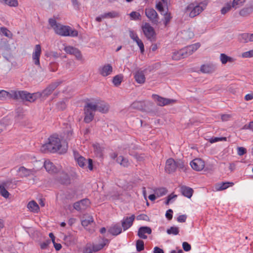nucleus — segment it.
Instances as JSON below:
<instances>
[{"instance_id": "nucleus-41", "label": "nucleus", "mask_w": 253, "mask_h": 253, "mask_svg": "<svg viewBox=\"0 0 253 253\" xmlns=\"http://www.w3.org/2000/svg\"><path fill=\"white\" fill-rule=\"evenodd\" d=\"M168 190L166 188L161 187L155 190V194L158 196V197H161L167 193Z\"/></svg>"}, {"instance_id": "nucleus-36", "label": "nucleus", "mask_w": 253, "mask_h": 253, "mask_svg": "<svg viewBox=\"0 0 253 253\" xmlns=\"http://www.w3.org/2000/svg\"><path fill=\"white\" fill-rule=\"evenodd\" d=\"M60 182L63 184L68 185L70 183V178L69 175L66 173H63V176L60 177Z\"/></svg>"}, {"instance_id": "nucleus-45", "label": "nucleus", "mask_w": 253, "mask_h": 253, "mask_svg": "<svg viewBox=\"0 0 253 253\" xmlns=\"http://www.w3.org/2000/svg\"><path fill=\"white\" fill-rule=\"evenodd\" d=\"M165 5L162 3L161 1H159L156 4V9L160 12L161 14L166 11V7L165 8Z\"/></svg>"}, {"instance_id": "nucleus-32", "label": "nucleus", "mask_w": 253, "mask_h": 253, "mask_svg": "<svg viewBox=\"0 0 253 253\" xmlns=\"http://www.w3.org/2000/svg\"><path fill=\"white\" fill-rule=\"evenodd\" d=\"M119 16V13L118 12L112 11L111 12L104 13L102 17H105V18H113L118 17Z\"/></svg>"}, {"instance_id": "nucleus-60", "label": "nucleus", "mask_w": 253, "mask_h": 253, "mask_svg": "<svg viewBox=\"0 0 253 253\" xmlns=\"http://www.w3.org/2000/svg\"><path fill=\"white\" fill-rule=\"evenodd\" d=\"M50 243H51L50 240L48 239L41 244V248L42 250H44L47 248V247Z\"/></svg>"}, {"instance_id": "nucleus-48", "label": "nucleus", "mask_w": 253, "mask_h": 253, "mask_svg": "<svg viewBox=\"0 0 253 253\" xmlns=\"http://www.w3.org/2000/svg\"><path fill=\"white\" fill-rule=\"evenodd\" d=\"M231 7H232V3H227L222 8V9H221V14H226L228 11H229Z\"/></svg>"}, {"instance_id": "nucleus-38", "label": "nucleus", "mask_w": 253, "mask_h": 253, "mask_svg": "<svg viewBox=\"0 0 253 253\" xmlns=\"http://www.w3.org/2000/svg\"><path fill=\"white\" fill-rule=\"evenodd\" d=\"M122 80L123 77L118 75L113 77L112 82L116 86H118L121 84Z\"/></svg>"}, {"instance_id": "nucleus-13", "label": "nucleus", "mask_w": 253, "mask_h": 253, "mask_svg": "<svg viewBox=\"0 0 253 253\" xmlns=\"http://www.w3.org/2000/svg\"><path fill=\"white\" fill-rule=\"evenodd\" d=\"M192 168L197 171L202 170L205 166V163L201 159H195L190 162Z\"/></svg>"}, {"instance_id": "nucleus-2", "label": "nucleus", "mask_w": 253, "mask_h": 253, "mask_svg": "<svg viewBox=\"0 0 253 253\" xmlns=\"http://www.w3.org/2000/svg\"><path fill=\"white\" fill-rule=\"evenodd\" d=\"M199 42L188 45L179 50L173 52L172 59L174 60H179L181 58H184L192 54L200 47Z\"/></svg>"}, {"instance_id": "nucleus-46", "label": "nucleus", "mask_w": 253, "mask_h": 253, "mask_svg": "<svg viewBox=\"0 0 253 253\" xmlns=\"http://www.w3.org/2000/svg\"><path fill=\"white\" fill-rule=\"evenodd\" d=\"M77 49L72 46H67L64 47V50L67 53L73 55Z\"/></svg>"}, {"instance_id": "nucleus-3", "label": "nucleus", "mask_w": 253, "mask_h": 253, "mask_svg": "<svg viewBox=\"0 0 253 253\" xmlns=\"http://www.w3.org/2000/svg\"><path fill=\"white\" fill-rule=\"evenodd\" d=\"M207 4L204 2H196L190 3L186 8V12H190L189 16L193 18L201 13L206 7Z\"/></svg>"}, {"instance_id": "nucleus-33", "label": "nucleus", "mask_w": 253, "mask_h": 253, "mask_svg": "<svg viewBox=\"0 0 253 253\" xmlns=\"http://www.w3.org/2000/svg\"><path fill=\"white\" fill-rule=\"evenodd\" d=\"M131 106L133 108L142 110L144 109V103L142 101H135L132 103Z\"/></svg>"}, {"instance_id": "nucleus-17", "label": "nucleus", "mask_w": 253, "mask_h": 253, "mask_svg": "<svg viewBox=\"0 0 253 253\" xmlns=\"http://www.w3.org/2000/svg\"><path fill=\"white\" fill-rule=\"evenodd\" d=\"M94 105L96 107V111H98L102 113H106L109 110L108 105L104 101L95 102Z\"/></svg>"}, {"instance_id": "nucleus-21", "label": "nucleus", "mask_w": 253, "mask_h": 253, "mask_svg": "<svg viewBox=\"0 0 253 253\" xmlns=\"http://www.w3.org/2000/svg\"><path fill=\"white\" fill-rule=\"evenodd\" d=\"M96 112V107L94 103L88 102L85 104L84 107V113H92L95 115Z\"/></svg>"}, {"instance_id": "nucleus-11", "label": "nucleus", "mask_w": 253, "mask_h": 253, "mask_svg": "<svg viewBox=\"0 0 253 253\" xmlns=\"http://www.w3.org/2000/svg\"><path fill=\"white\" fill-rule=\"evenodd\" d=\"M42 49L40 44H36L34 51L32 54V59L35 64L40 66V57L41 54Z\"/></svg>"}, {"instance_id": "nucleus-47", "label": "nucleus", "mask_w": 253, "mask_h": 253, "mask_svg": "<svg viewBox=\"0 0 253 253\" xmlns=\"http://www.w3.org/2000/svg\"><path fill=\"white\" fill-rule=\"evenodd\" d=\"M6 4L13 7L18 6V3L17 0H2Z\"/></svg>"}, {"instance_id": "nucleus-31", "label": "nucleus", "mask_w": 253, "mask_h": 253, "mask_svg": "<svg viewBox=\"0 0 253 253\" xmlns=\"http://www.w3.org/2000/svg\"><path fill=\"white\" fill-rule=\"evenodd\" d=\"M179 233V229L176 226H171L167 230V233L168 235H177Z\"/></svg>"}, {"instance_id": "nucleus-19", "label": "nucleus", "mask_w": 253, "mask_h": 253, "mask_svg": "<svg viewBox=\"0 0 253 253\" xmlns=\"http://www.w3.org/2000/svg\"><path fill=\"white\" fill-rule=\"evenodd\" d=\"M108 232L113 236H117L122 232V227L119 223L115 224L109 228Z\"/></svg>"}, {"instance_id": "nucleus-22", "label": "nucleus", "mask_w": 253, "mask_h": 253, "mask_svg": "<svg viewBox=\"0 0 253 253\" xmlns=\"http://www.w3.org/2000/svg\"><path fill=\"white\" fill-rule=\"evenodd\" d=\"M161 14L164 16L162 20L163 21L164 24L166 27L172 18L170 13L169 12L168 7H166V11L162 13Z\"/></svg>"}, {"instance_id": "nucleus-42", "label": "nucleus", "mask_w": 253, "mask_h": 253, "mask_svg": "<svg viewBox=\"0 0 253 253\" xmlns=\"http://www.w3.org/2000/svg\"><path fill=\"white\" fill-rule=\"evenodd\" d=\"M136 248L137 252H141L144 249V242L141 240H138L136 242Z\"/></svg>"}, {"instance_id": "nucleus-28", "label": "nucleus", "mask_w": 253, "mask_h": 253, "mask_svg": "<svg viewBox=\"0 0 253 253\" xmlns=\"http://www.w3.org/2000/svg\"><path fill=\"white\" fill-rule=\"evenodd\" d=\"M16 181H13V180L9 179L2 183L3 184L6 189H9L16 188Z\"/></svg>"}, {"instance_id": "nucleus-5", "label": "nucleus", "mask_w": 253, "mask_h": 253, "mask_svg": "<svg viewBox=\"0 0 253 253\" xmlns=\"http://www.w3.org/2000/svg\"><path fill=\"white\" fill-rule=\"evenodd\" d=\"M143 33L147 39L153 42L156 39V33L154 28L149 23H144L141 27Z\"/></svg>"}, {"instance_id": "nucleus-20", "label": "nucleus", "mask_w": 253, "mask_h": 253, "mask_svg": "<svg viewBox=\"0 0 253 253\" xmlns=\"http://www.w3.org/2000/svg\"><path fill=\"white\" fill-rule=\"evenodd\" d=\"M180 190L182 195L189 199L192 196L194 192L192 188L185 185L181 186Z\"/></svg>"}, {"instance_id": "nucleus-30", "label": "nucleus", "mask_w": 253, "mask_h": 253, "mask_svg": "<svg viewBox=\"0 0 253 253\" xmlns=\"http://www.w3.org/2000/svg\"><path fill=\"white\" fill-rule=\"evenodd\" d=\"M28 208L31 211L37 212L39 210V206L34 201H30L27 206Z\"/></svg>"}, {"instance_id": "nucleus-61", "label": "nucleus", "mask_w": 253, "mask_h": 253, "mask_svg": "<svg viewBox=\"0 0 253 253\" xmlns=\"http://www.w3.org/2000/svg\"><path fill=\"white\" fill-rule=\"evenodd\" d=\"M242 57L244 58H250L253 57V50L243 53Z\"/></svg>"}, {"instance_id": "nucleus-52", "label": "nucleus", "mask_w": 253, "mask_h": 253, "mask_svg": "<svg viewBox=\"0 0 253 253\" xmlns=\"http://www.w3.org/2000/svg\"><path fill=\"white\" fill-rule=\"evenodd\" d=\"M175 161L176 169H178L179 170H184V165L183 162L181 160H177Z\"/></svg>"}, {"instance_id": "nucleus-54", "label": "nucleus", "mask_w": 253, "mask_h": 253, "mask_svg": "<svg viewBox=\"0 0 253 253\" xmlns=\"http://www.w3.org/2000/svg\"><path fill=\"white\" fill-rule=\"evenodd\" d=\"M251 10V9L250 8H243L240 11L239 14L241 16H245L250 14Z\"/></svg>"}, {"instance_id": "nucleus-57", "label": "nucleus", "mask_w": 253, "mask_h": 253, "mask_svg": "<svg viewBox=\"0 0 253 253\" xmlns=\"http://www.w3.org/2000/svg\"><path fill=\"white\" fill-rule=\"evenodd\" d=\"M165 215L169 220H171L173 217V211L171 209L168 210L167 211Z\"/></svg>"}, {"instance_id": "nucleus-37", "label": "nucleus", "mask_w": 253, "mask_h": 253, "mask_svg": "<svg viewBox=\"0 0 253 253\" xmlns=\"http://www.w3.org/2000/svg\"><path fill=\"white\" fill-rule=\"evenodd\" d=\"M245 1L246 0H233L232 6L235 9L238 8L244 4Z\"/></svg>"}, {"instance_id": "nucleus-16", "label": "nucleus", "mask_w": 253, "mask_h": 253, "mask_svg": "<svg viewBox=\"0 0 253 253\" xmlns=\"http://www.w3.org/2000/svg\"><path fill=\"white\" fill-rule=\"evenodd\" d=\"M145 70H139L134 73V78L137 83L143 84L145 82Z\"/></svg>"}, {"instance_id": "nucleus-44", "label": "nucleus", "mask_w": 253, "mask_h": 253, "mask_svg": "<svg viewBox=\"0 0 253 253\" xmlns=\"http://www.w3.org/2000/svg\"><path fill=\"white\" fill-rule=\"evenodd\" d=\"M239 40L240 42L247 43L249 42V34L243 33L239 35Z\"/></svg>"}, {"instance_id": "nucleus-7", "label": "nucleus", "mask_w": 253, "mask_h": 253, "mask_svg": "<svg viewBox=\"0 0 253 253\" xmlns=\"http://www.w3.org/2000/svg\"><path fill=\"white\" fill-rule=\"evenodd\" d=\"M153 99L157 101V105L160 106H164L172 103L175 101V100L164 98L157 94H153Z\"/></svg>"}, {"instance_id": "nucleus-53", "label": "nucleus", "mask_w": 253, "mask_h": 253, "mask_svg": "<svg viewBox=\"0 0 253 253\" xmlns=\"http://www.w3.org/2000/svg\"><path fill=\"white\" fill-rule=\"evenodd\" d=\"M136 218L137 220L149 221V217L145 214H139Z\"/></svg>"}, {"instance_id": "nucleus-43", "label": "nucleus", "mask_w": 253, "mask_h": 253, "mask_svg": "<svg viewBox=\"0 0 253 253\" xmlns=\"http://www.w3.org/2000/svg\"><path fill=\"white\" fill-rule=\"evenodd\" d=\"M84 121L86 123H89L91 122L94 117V114H93L92 113H84Z\"/></svg>"}, {"instance_id": "nucleus-25", "label": "nucleus", "mask_w": 253, "mask_h": 253, "mask_svg": "<svg viewBox=\"0 0 253 253\" xmlns=\"http://www.w3.org/2000/svg\"><path fill=\"white\" fill-rule=\"evenodd\" d=\"M220 59L222 64H225L227 62L233 63L235 61V59L228 56L224 53L220 54Z\"/></svg>"}, {"instance_id": "nucleus-18", "label": "nucleus", "mask_w": 253, "mask_h": 253, "mask_svg": "<svg viewBox=\"0 0 253 253\" xmlns=\"http://www.w3.org/2000/svg\"><path fill=\"white\" fill-rule=\"evenodd\" d=\"M99 70L100 75L103 77H106L111 74L113 68L110 64H107L100 67Z\"/></svg>"}, {"instance_id": "nucleus-64", "label": "nucleus", "mask_w": 253, "mask_h": 253, "mask_svg": "<svg viewBox=\"0 0 253 253\" xmlns=\"http://www.w3.org/2000/svg\"><path fill=\"white\" fill-rule=\"evenodd\" d=\"M129 36L134 42L139 39L137 35L132 31H129Z\"/></svg>"}, {"instance_id": "nucleus-23", "label": "nucleus", "mask_w": 253, "mask_h": 253, "mask_svg": "<svg viewBox=\"0 0 253 253\" xmlns=\"http://www.w3.org/2000/svg\"><path fill=\"white\" fill-rule=\"evenodd\" d=\"M41 96V94L40 92H38L33 93H31L27 91V98L26 101L33 102L38 98H40Z\"/></svg>"}, {"instance_id": "nucleus-49", "label": "nucleus", "mask_w": 253, "mask_h": 253, "mask_svg": "<svg viewBox=\"0 0 253 253\" xmlns=\"http://www.w3.org/2000/svg\"><path fill=\"white\" fill-rule=\"evenodd\" d=\"M131 19L137 20L140 19L141 15L139 13L136 11H132L129 14Z\"/></svg>"}, {"instance_id": "nucleus-14", "label": "nucleus", "mask_w": 253, "mask_h": 253, "mask_svg": "<svg viewBox=\"0 0 253 253\" xmlns=\"http://www.w3.org/2000/svg\"><path fill=\"white\" fill-rule=\"evenodd\" d=\"M27 91L25 90H12V96L13 99H21L22 101H26Z\"/></svg>"}, {"instance_id": "nucleus-62", "label": "nucleus", "mask_w": 253, "mask_h": 253, "mask_svg": "<svg viewBox=\"0 0 253 253\" xmlns=\"http://www.w3.org/2000/svg\"><path fill=\"white\" fill-rule=\"evenodd\" d=\"M74 208L78 211H81L84 210L80 204V201H78L74 204Z\"/></svg>"}, {"instance_id": "nucleus-34", "label": "nucleus", "mask_w": 253, "mask_h": 253, "mask_svg": "<svg viewBox=\"0 0 253 253\" xmlns=\"http://www.w3.org/2000/svg\"><path fill=\"white\" fill-rule=\"evenodd\" d=\"M6 189H7L2 183H0V194L2 197L5 198H8L9 195V192Z\"/></svg>"}, {"instance_id": "nucleus-35", "label": "nucleus", "mask_w": 253, "mask_h": 253, "mask_svg": "<svg viewBox=\"0 0 253 253\" xmlns=\"http://www.w3.org/2000/svg\"><path fill=\"white\" fill-rule=\"evenodd\" d=\"M0 34L1 35L4 36L7 38H12V34L10 31H9L5 27H1L0 29Z\"/></svg>"}, {"instance_id": "nucleus-29", "label": "nucleus", "mask_w": 253, "mask_h": 253, "mask_svg": "<svg viewBox=\"0 0 253 253\" xmlns=\"http://www.w3.org/2000/svg\"><path fill=\"white\" fill-rule=\"evenodd\" d=\"M213 70V67L209 64L203 65L200 68V71L204 73H212Z\"/></svg>"}, {"instance_id": "nucleus-6", "label": "nucleus", "mask_w": 253, "mask_h": 253, "mask_svg": "<svg viewBox=\"0 0 253 253\" xmlns=\"http://www.w3.org/2000/svg\"><path fill=\"white\" fill-rule=\"evenodd\" d=\"M145 14L153 25H158L159 23V17L156 11L153 8L147 7L145 9Z\"/></svg>"}, {"instance_id": "nucleus-56", "label": "nucleus", "mask_w": 253, "mask_h": 253, "mask_svg": "<svg viewBox=\"0 0 253 253\" xmlns=\"http://www.w3.org/2000/svg\"><path fill=\"white\" fill-rule=\"evenodd\" d=\"M247 150L245 148L243 147H239L237 148V154L239 156H242L246 154Z\"/></svg>"}, {"instance_id": "nucleus-1", "label": "nucleus", "mask_w": 253, "mask_h": 253, "mask_svg": "<svg viewBox=\"0 0 253 253\" xmlns=\"http://www.w3.org/2000/svg\"><path fill=\"white\" fill-rule=\"evenodd\" d=\"M61 147L60 138L56 134L50 136L48 138V142L43 144L41 150L44 153H55L59 150Z\"/></svg>"}, {"instance_id": "nucleus-63", "label": "nucleus", "mask_w": 253, "mask_h": 253, "mask_svg": "<svg viewBox=\"0 0 253 253\" xmlns=\"http://www.w3.org/2000/svg\"><path fill=\"white\" fill-rule=\"evenodd\" d=\"M129 154L134 157L137 161H141L143 160V157L141 155H139L137 153L133 154L130 152H129Z\"/></svg>"}, {"instance_id": "nucleus-12", "label": "nucleus", "mask_w": 253, "mask_h": 253, "mask_svg": "<svg viewBox=\"0 0 253 253\" xmlns=\"http://www.w3.org/2000/svg\"><path fill=\"white\" fill-rule=\"evenodd\" d=\"M176 169V161L172 158L168 159L166 163V171L169 173H171L174 172Z\"/></svg>"}, {"instance_id": "nucleus-50", "label": "nucleus", "mask_w": 253, "mask_h": 253, "mask_svg": "<svg viewBox=\"0 0 253 253\" xmlns=\"http://www.w3.org/2000/svg\"><path fill=\"white\" fill-rule=\"evenodd\" d=\"M80 204H81L82 208L84 210L86 209L87 207L89 206L90 201L89 199L85 198L80 200Z\"/></svg>"}, {"instance_id": "nucleus-58", "label": "nucleus", "mask_w": 253, "mask_h": 253, "mask_svg": "<svg viewBox=\"0 0 253 253\" xmlns=\"http://www.w3.org/2000/svg\"><path fill=\"white\" fill-rule=\"evenodd\" d=\"M182 248L185 252H189L191 249V245L186 242H184L182 243Z\"/></svg>"}, {"instance_id": "nucleus-40", "label": "nucleus", "mask_w": 253, "mask_h": 253, "mask_svg": "<svg viewBox=\"0 0 253 253\" xmlns=\"http://www.w3.org/2000/svg\"><path fill=\"white\" fill-rule=\"evenodd\" d=\"M18 172H19L21 176L26 177L29 175L30 171L28 169H26L24 167H21L18 169Z\"/></svg>"}, {"instance_id": "nucleus-51", "label": "nucleus", "mask_w": 253, "mask_h": 253, "mask_svg": "<svg viewBox=\"0 0 253 253\" xmlns=\"http://www.w3.org/2000/svg\"><path fill=\"white\" fill-rule=\"evenodd\" d=\"M48 22L51 27L54 29H56V28H57L59 24L57 23L55 19L53 18H50L48 20Z\"/></svg>"}, {"instance_id": "nucleus-8", "label": "nucleus", "mask_w": 253, "mask_h": 253, "mask_svg": "<svg viewBox=\"0 0 253 253\" xmlns=\"http://www.w3.org/2000/svg\"><path fill=\"white\" fill-rule=\"evenodd\" d=\"M135 219V215L132 214L130 217H124L121 220L122 227L124 231H126L133 224Z\"/></svg>"}, {"instance_id": "nucleus-55", "label": "nucleus", "mask_w": 253, "mask_h": 253, "mask_svg": "<svg viewBox=\"0 0 253 253\" xmlns=\"http://www.w3.org/2000/svg\"><path fill=\"white\" fill-rule=\"evenodd\" d=\"M135 42H136L137 45L139 46L141 52L143 53L144 52V46L143 42L139 39H138Z\"/></svg>"}, {"instance_id": "nucleus-4", "label": "nucleus", "mask_w": 253, "mask_h": 253, "mask_svg": "<svg viewBox=\"0 0 253 253\" xmlns=\"http://www.w3.org/2000/svg\"><path fill=\"white\" fill-rule=\"evenodd\" d=\"M55 33L63 37H77L78 36V32L75 29H72L69 26L59 24L57 28L54 31Z\"/></svg>"}, {"instance_id": "nucleus-27", "label": "nucleus", "mask_w": 253, "mask_h": 253, "mask_svg": "<svg viewBox=\"0 0 253 253\" xmlns=\"http://www.w3.org/2000/svg\"><path fill=\"white\" fill-rule=\"evenodd\" d=\"M13 99L12 96V90L7 92L4 90H0V100H3L5 99Z\"/></svg>"}, {"instance_id": "nucleus-15", "label": "nucleus", "mask_w": 253, "mask_h": 253, "mask_svg": "<svg viewBox=\"0 0 253 253\" xmlns=\"http://www.w3.org/2000/svg\"><path fill=\"white\" fill-rule=\"evenodd\" d=\"M152 233V229L148 226H141L140 227L137 232L138 236L143 239H146L147 236L145 234H151Z\"/></svg>"}, {"instance_id": "nucleus-59", "label": "nucleus", "mask_w": 253, "mask_h": 253, "mask_svg": "<svg viewBox=\"0 0 253 253\" xmlns=\"http://www.w3.org/2000/svg\"><path fill=\"white\" fill-rule=\"evenodd\" d=\"M93 219L92 217H90L89 219H84L82 221V225L83 226H87L93 222Z\"/></svg>"}, {"instance_id": "nucleus-9", "label": "nucleus", "mask_w": 253, "mask_h": 253, "mask_svg": "<svg viewBox=\"0 0 253 253\" xmlns=\"http://www.w3.org/2000/svg\"><path fill=\"white\" fill-rule=\"evenodd\" d=\"M43 167H44L46 171L51 174L57 173L60 169L59 167H56L54 165L53 163L48 160L44 161Z\"/></svg>"}, {"instance_id": "nucleus-26", "label": "nucleus", "mask_w": 253, "mask_h": 253, "mask_svg": "<svg viewBox=\"0 0 253 253\" xmlns=\"http://www.w3.org/2000/svg\"><path fill=\"white\" fill-rule=\"evenodd\" d=\"M116 162L124 167H127L129 165L128 159L122 156H119L116 159Z\"/></svg>"}, {"instance_id": "nucleus-24", "label": "nucleus", "mask_w": 253, "mask_h": 253, "mask_svg": "<svg viewBox=\"0 0 253 253\" xmlns=\"http://www.w3.org/2000/svg\"><path fill=\"white\" fill-rule=\"evenodd\" d=\"M233 184H234L232 182H222L221 183H217L215 185V189L217 191L223 190L228 188L230 186H232Z\"/></svg>"}, {"instance_id": "nucleus-10", "label": "nucleus", "mask_w": 253, "mask_h": 253, "mask_svg": "<svg viewBox=\"0 0 253 253\" xmlns=\"http://www.w3.org/2000/svg\"><path fill=\"white\" fill-rule=\"evenodd\" d=\"M61 83V82L58 81L52 83L50 84L45 89H44L41 94V96H48L51 94L53 90Z\"/></svg>"}, {"instance_id": "nucleus-39", "label": "nucleus", "mask_w": 253, "mask_h": 253, "mask_svg": "<svg viewBox=\"0 0 253 253\" xmlns=\"http://www.w3.org/2000/svg\"><path fill=\"white\" fill-rule=\"evenodd\" d=\"M76 161L77 162L78 165L81 168H84L86 163V160L82 156L76 157Z\"/></svg>"}]
</instances>
